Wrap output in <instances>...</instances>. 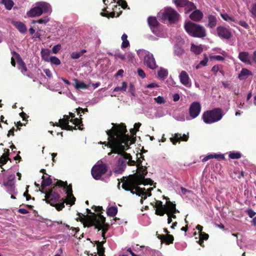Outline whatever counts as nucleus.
I'll list each match as a JSON object with an SVG mask.
<instances>
[{
    "mask_svg": "<svg viewBox=\"0 0 256 256\" xmlns=\"http://www.w3.org/2000/svg\"><path fill=\"white\" fill-rule=\"evenodd\" d=\"M178 137L180 141L187 142L188 139V136L185 134H184L182 136L181 134H179Z\"/></svg>",
    "mask_w": 256,
    "mask_h": 256,
    "instance_id": "62",
    "label": "nucleus"
},
{
    "mask_svg": "<svg viewBox=\"0 0 256 256\" xmlns=\"http://www.w3.org/2000/svg\"><path fill=\"white\" fill-rule=\"evenodd\" d=\"M174 238L173 236L168 234L166 235L165 238H164L162 242H164L166 244H170L173 243Z\"/></svg>",
    "mask_w": 256,
    "mask_h": 256,
    "instance_id": "39",
    "label": "nucleus"
},
{
    "mask_svg": "<svg viewBox=\"0 0 256 256\" xmlns=\"http://www.w3.org/2000/svg\"><path fill=\"white\" fill-rule=\"evenodd\" d=\"M50 10V6L48 3L39 2L36 4V6L28 12L26 14L28 17L34 18L40 16L42 13H48Z\"/></svg>",
    "mask_w": 256,
    "mask_h": 256,
    "instance_id": "4",
    "label": "nucleus"
},
{
    "mask_svg": "<svg viewBox=\"0 0 256 256\" xmlns=\"http://www.w3.org/2000/svg\"><path fill=\"white\" fill-rule=\"evenodd\" d=\"M190 50L196 54H201L203 50L202 46H196L194 44H191Z\"/></svg>",
    "mask_w": 256,
    "mask_h": 256,
    "instance_id": "30",
    "label": "nucleus"
},
{
    "mask_svg": "<svg viewBox=\"0 0 256 256\" xmlns=\"http://www.w3.org/2000/svg\"><path fill=\"white\" fill-rule=\"evenodd\" d=\"M137 130L134 128H131L130 130V132L131 134V136H129L130 138V140L128 142V144L130 145L134 144L135 142V136H136V133Z\"/></svg>",
    "mask_w": 256,
    "mask_h": 256,
    "instance_id": "36",
    "label": "nucleus"
},
{
    "mask_svg": "<svg viewBox=\"0 0 256 256\" xmlns=\"http://www.w3.org/2000/svg\"><path fill=\"white\" fill-rule=\"evenodd\" d=\"M185 13L188 14L192 10L196 9V6L194 2L188 0L184 6Z\"/></svg>",
    "mask_w": 256,
    "mask_h": 256,
    "instance_id": "29",
    "label": "nucleus"
},
{
    "mask_svg": "<svg viewBox=\"0 0 256 256\" xmlns=\"http://www.w3.org/2000/svg\"><path fill=\"white\" fill-rule=\"evenodd\" d=\"M12 55L15 57L17 60L18 64V69L20 70L21 72L24 74H26V72L28 71V68H26L25 62L19 54L15 51L12 52Z\"/></svg>",
    "mask_w": 256,
    "mask_h": 256,
    "instance_id": "11",
    "label": "nucleus"
},
{
    "mask_svg": "<svg viewBox=\"0 0 256 256\" xmlns=\"http://www.w3.org/2000/svg\"><path fill=\"white\" fill-rule=\"evenodd\" d=\"M78 215L81 218L80 222L83 224L84 227L89 228L94 226L96 229V226L98 224L100 220V215L102 214L92 213V215H84L82 213L78 212Z\"/></svg>",
    "mask_w": 256,
    "mask_h": 256,
    "instance_id": "5",
    "label": "nucleus"
},
{
    "mask_svg": "<svg viewBox=\"0 0 256 256\" xmlns=\"http://www.w3.org/2000/svg\"><path fill=\"white\" fill-rule=\"evenodd\" d=\"M202 12L198 10H194L190 16V18L194 22H199L203 18Z\"/></svg>",
    "mask_w": 256,
    "mask_h": 256,
    "instance_id": "19",
    "label": "nucleus"
},
{
    "mask_svg": "<svg viewBox=\"0 0 256 256\" xmlns=\"http://www.w3.org/2000/svg\"><path fill=\"white\" fill-rule=\"evenodd\" d=\"M70 122H72L73 124H75L76 126H78V129L80 130H83V128L81 127V126H82L83 124H82V119L80 118H75L74 119L73 118H72L70 119Z\"/></svg>",
    "mask_w": 256,
    "mask_h": 256,
    "instance_id": "37",
    "label": "nucleus"
},
{
    "mask_svg": "<svg viewBox=\"0 0 256 256\" xmlns=\"http://www.w3.org/2000/svg\"><path fill=\"white\" fill-rule=\"evenodd\" d=\"M142 161L140 160H138L137 166L138 169V174L135 173L133 174H130L128 176L134 179L139 180L140 182L142 184L144 180V177L146 175L148 172L146 168H144L142 166Z\"/></svg>",
    "mask_w": 256,
    "mask_h": 256,
    "instance_id": "9",
    "label": "nucleus"
},
{
    "mask_svg": "<svg viewBox=\"0 0 256 256\" xmlns=\"http://www.w3.org/2000/svg\"><path fill=\"white\" fill-rule=\"evenodd\" d=\"M224 116L223 111L220 108H214L204 112L202 119L207 124H210L220 120Z\"/></svg>",
    "mask_w": 256,
    "mask_h": 256,
    "instance_id": "3",
    "label": "nucleus"
},
{
    "mask_svg": "<svg viewBox=\"0 0 256 256\" xmlns=\"http://www.w3.org/2000/svg\"><path fill=\"white\" fill-rule=\"evenodd\" d=\"M126 150H124V152H122V154H118L119 155H121L122 156V157H120V158H124L125 161H126V160H129L130 159H132V156L130 154L126 152H125Z\"/></svg>",
    "mask_w": 256,
    "mask_h": 256,
    "instance_id": "54",
    "label": "nucleus"
},
{
    "mask_svg": "<svg viewBox=\"0 0 256 256\" xmlns=\"http://www.w3.org/2000/svg\"><path fill=\"white\" fill-rule=\"evenodd\" d=\"M154 99V100L158 104H164L166 102L165 100L162 96H158V97L155 98Z\"/></svg>",
    "mask_w": 256,
    "mask_h": 256,
    "instance_id": "57",
    "label": "nucleus"
},
{
    "mask_svg": "<svg viewBox=\"0 0 256 256\" xmlns=\"http://www.w3.org/2000/svg\"><path fill=\"white\" fill-rule=\"evenodd\" d=\"M144 62L146 66L152 70H154L157 67L155 59L152 54H148L145 56Z\"/></svg>",
    "mask_w": 256,
    "mask_h": 256,
    "instance_id": "16",
    "label": "nucleus"
},
{
    "mask_svg": "<svg viewBox=\"0 0 256 256\" xmlns=\"http://www.w3.org/2000/svg\"><path fill=\"white\" fill-rule=\"evenodd\" d=\"M250 12L252 14V16L256 18V3L252 4Z\"/></svg>",
    "mask_w": 256,
    "mask_h": 256,
    "instance_id": "63",
    "label": "nucleus"
},
{
    "mask_svg": "<svg viewBox=\"0 0 256 256\" xmlns=\"http://www.w3.org/2000/svg\"><path fill=\"white\" fill-rule=\"evenodd\" d=\"M48 21H49V18L47 16H46L44 18H40L38 20H33L32 23L35 24L36 22H38V24H46Z\"/></svg>",
    "mask_w": 256,
    "mask_h": 256,
    "instance_id": "51",
    "label": "nucleus"
},
{
    "mask_svg": "<svg viewBox=\"0 0 256 256\" xmlns=\"http://www.w3.org/2000/svg\"><path fill=\"white\" fill-rule=\"evenodd\" d=\"M158 74L161 79L165 78L168 75V71L164 68H160L158 72Z\"/></svg>",
    "mask_w": 256,
    "mask_h": 256,
    "instance_id": "40",
    "label": "nucleus"
},
{
    "mask_svg": "<svg viewBox=\"0 0 256 256\" xmlns=\"http://www.w3.org/2000/svg\"><path fill=\"white\" fill-rule=\"evenodd\" d=\"M66 186H67L66 182H63L61 180H58L54 184L52 188L56 190V188L57 186H58L60 188L63 187L64 188H66Z\"/></svg>",
    "mask_w": 256,
    "mask_h": 256,
    "instance_id": "38",
    "label": "nucleus"
},
{
    "mask_svg": "<svg viewBox=\"0 0 256 256\" xmlns=\"http://www.w3.org/2000/svg\"><path fill=\"white\" fill-rule=\"evenodd\" d=\"M179 134H176L173 137L170 138V141L174 144H176L178 142H180V140L178 137Z\"/></svg>",
    "mask_w": 256,
    "mask_h": 256,
    "instance_id": "52",
    "label": "nucleus"
},
{
    "mask_svg": "<svg viewBox=\"0 0 256 256\" xmlns=\"http://www.w3.org/2000/svg\"><path fill=\"white\" fill-rule=\"evenodd\" d=\"M184 49L180 47L176 48L174 51V54L178 56H182L184 54Z\"/></svg>",
    "mask_w": 256,
    "mask_h": 256,
    "instance_id": "53",
    "label": "nucleus"
},
{
    "mask_svg": "<svg viewBox=\"0 0 256 256\" xmlns=\"http://www.w3.org/2000/svg\"><path fill=\"white\" fill-rule=\"evenodd\" d=\"M165 211L172 212L173 213L179 212V211L176 208V204L170 200H167L165 204Z\"/></svg>",
    "mask_w": 256,
    "mask_h": 256,
    "instance_id": "21",
    "label": "nucleus"
},
{
    "mask_svg": "<svg viewBox=\"0 0 256 256\" xmlns=\"http://www.w3.org/2000/svg\"><path fill=\"white\" fill-rule=\"evenodd\" d=\"M49 62H50L52 64L58 66L60 64V60L56 56H52L50 57Z\"/></svg>",
    "mask_w": 256,
    "mask_h": 256,
    "instance_id": "48",
    "label": "nucleus"
},
{
    "mask_svg": "<svg viewBox=\"0 0 256 256\" xmlns=\"http://www.w3.org/2000/svg\"><path fill=\"white\" fill-rule=\"evenodd\" d=\"M201 108V105L199 102H192L189 108L190 116L192 118H196L200 112Z\"/></svg>",
    "mask_w": 256,
    "mask_h": 256,
    "instance_id": "12",
    "label": "nucleus"
},
{
    "mask_svg": "<svg viewBox=\"0 0 256 256\" xmlns=\"http://www.w3.org/2000/svg\"><path fill=\"white\" fill-rule=\"evenodd\" d=\"M106 242V240H103L102 242L95 241V244H96L98 254L99 256H106L104 254L105 248L103 246Z\"/></svg>",
    "mask_w": 256,
    "mask_h": 256,
    "instance_id": "22",
    "label": "nucleus"
},
{
    "mask_svg": "<svg viewBox=\"0 0 256 256\" xmlns=\"http://www.w3.org/2000/svg\"><path fill=\"white\" fill-rule=\"evenodd\" d=\"M55 190L51 188L48 192H44L46 194V202L49 203L51 206H54L60 198V196Z\"/></svg>",
    "mask_w": 256,
    "mask_h": 256,
    "instance_id": "10",
    "label": "nucleus"
},
{
    "mask_svg": "<svg viewBox=\"0 0 256 256\" xmlns=\"http://www.w3.org/2000/svg\"><path fill=\"white\" fill-rule=\"evenodd\" d=\"M3 4L5 6L6 8L8 10H10L14 6V2L12 0H6Z\"/></svg>",
    "mask_w": 256,
    "mask_h": 256,
    "instance_id": "45",
    "label": "nucleus"
},
{
    "mask_svg": "<svg viewBox=\"0 0 256 256\" xmlns=\"http://www.w3.org/2000/svg\"><path fill=\"white\" fill-rule=\"evenodd\" d=\"M208 60V58L205 55V57H204V59L200 62V64L196 66V69L199 68H200V65H202L203 66H206Z\"/></svg>",
    "mask_w": 256,
    "mask_h": 256,
    "instance_id": "56",
    "label": "nucleus"
},
{
    "mask_svg": "<svg viewBox=\"0 0 256 256\" xmlns=\"http://www.w3.org/2000/svg\"><path fill=\"white\" fill-rule=\"evenodd\" d=\"M246 214L250 218H252L256 214V213L251 208L246 210Z\"/></svg>",
    "mask_w": 256,
    "mask_h": 256,
    "instance_id": "60",
    "label": "nucleus"
},
{
    "mask_svg": "<svg viewBox=\"0 0 256 256\" xmlns=\"http://www.w3.org/2000/svg\"><path fill=\"white\" fill-rule=\"evenodd\" d=\"M122 182V188L126 191H130L133 194H136V186L142 184L140 182L139 180H134L130 176H128L126 180L123 179Z\"/></svg>",
    "mask_w": 256,
    "mask_h": 256,
    "instance_id": "7",
    "label": "nucleus"
},
{
    "mask_svg": "<svg viewBox=\"0 0 256 256\" xmlns=\"http://www.w3.org/2000/svg\"><path fill=\"white\" fill-rule=\"evenodd\" d=\"M7 188L8 191L9 192L10 194H16V188L15 184L8 186Z\"/></svg>",
    "mask_w": 256,
    "mask_h": 256,
    "instance_id": "58",
    "label": "nucleus"
},
{
    "mask_svg": "<svg viewBox=\"0 0 256 256\" xmlns=\"http://www.w3.org/2000/svg\"><path fill=\"white\" fill-rule=\"evenodd\" d=\"M200 238L202 240H207L209 238V235L208 234L203 232L200 234Z\"/></svg>",
    "mask_w": 256,
    "mask_h": 256,
    "instance_id": "61",
    "label": "nucleus"
},
{
    "mask_svg": "<svg viewBox=\"0 0 256 256\" xmlns=\"http://www.w3.org/2000/svg\"><path fill=\"white\" fill-rule=\"evenodd\" d=\"M12 24L22 34H24L27 31L26 26L21 22H14Z\"/></svg>",
    "mask_w": 256,
    "mask_h": 256,
    "instance_id": "24",
    "label": "nucleus"
},
{
    "mask_svg": "<svg viewBox=\"0 0 256 256\" xmlns=\"http://www.w3.org/2000/svg\"><path fill=\"white\" fill-rule=\"evenodd\" d=\"M8 160H10L11 162V160L9 158V157L6 156V154H2L0 157V165L5 164Z\"/></svg>",
    "mask_w": 256,
    "mask_h": 256,
    "instance_id": "49",
    "label": "nucleus"
},
{
    "mask_svg": "<svg viewBox=\"0 0 256 256\" xmlns=\"http://www.w3.org/2000/svg\"><path fill=\"white\" fill-rule=\"evenodd\" d=\"M238 58L243 62L248 64H252L248 52H240Z\"/></svg>",
    "mask_w": 256,
    "mask_h": 256,
    "instance_id": "23",
    "label": "nucleus"
},
{
    "mask_svg": "<svg viewBox=\"0 0 256 256\" xmlns=\"http://www.w3.org/2000/svg\"><path fill=\"white\" fill-rule=\"evenodd\" d=\"M109 227V224L106 222V218L102 215H100V220L96 226V229H97L98 231L102 230V232L106 233L108 231Z\"/></svg>",
    "mask_w": 256,
    "mask_h": 256,
    "instance_id": "15",
    "label": "nucleus"
},
{
    "mask_svg": "<svg viewBox=\"0 0 256 256\" xmlns=\"http://www.w3.org/2000/svg\"><path fill=\"white\" fill-rule=\"evenodd\" d=\"M188 0H172L177 7H184Z\"/></svg>",
    "mask_w": 256,
    "mask_h": 256,
    "instance_id": "46",
    "label": "nucleus"
},
{
    "mask_svg": "<svg viewBox=\"0 0 256 256\" xmlns=\"http://www.w3.org/2000/svg\"><path fill=\"white\" fill-rule=\"evenodd\" d=\"M127 88V83L126 82H124L122 83V86H116L114 88V92H117L119 91L125 92Z\"/></svg>",
    "mask_w": 256,
    "mask_h": 256,
    "instance_id": "41",
    "label": "nucleus"
},
{
    "mask_svg": "<svg viewBox=\"0 0 256 256\" xmlns=\"http://www.w3.org/2000/svg\"><path fill=\"white\" fill-rule=\"evenodd\" d=\"M228 156L231 159H239L242 156V154L240 152H230Z\"/></svg>",
    "mask_w": 256,
    "mask_h": 256,
    "instance_id": "43",
    "label": "nucleus"
},
{
    "mask_svg": "<svg viewBox=\"0 0 256 256\" xmlns=\"http://www.w3.org/2000/svg\"><path fill=\"white\" fill-rule=\"evenodd\" d=\"M162 20H168L170 23H175L180 18V14L174 8H164L163 12L159 14Z\"/></svg>",
    "mask_w": 256,
    "mask_h": 256,
    "instance_id": "6",
    "label": "nucleus"
},
{
    "mask_svg": "<svg viewBox=\"0 0 256 256\" xmlns=\"http://www.w3.org/2000/svg\"><path fill=\"white\" fill-rule=\"evenodd\" d=\"M252 72L249 70H248L243 68L242 69L240 73L238 74V78L240 80H244L246 79L248 76L252 75Z\"/></svg>",
    "mask_w": 256,
    "mask_h": 256,
    "instance_id": "26",
    "label": "nucleus"
},
{
    "mask_svg": "<svg viewBox=\"0 0 256 256\" xmlns=\"http://www.w3.org/2000/svg\"><path fill=\"white\" fill-rule=\"evenodd\" d=\"M113 126L111 129L106 131L108 136V142H104L102 144H104L111 148L112 150L108 154H120L124 150L128 149V142L130 140V136L126 134L127 130L124 123L114 124L112 123Z\"/></svg>",
    "mask_w": 256,
    "mask_h": 256,
    "instance_id": "1",
    "label": "nucleus"
},
{
    "mask_svg": "<svg viewBox=\"0 0 256 256\" xmlns=\"http://www.w3.org/2000/svg\"><path fill=\"white\" fill-rule=\"evenodd\" d=\"M86 52V50H82L80 52H73L70 54V58L74 60L78 59Z\"/></svg>",
    "mask_w": 256,
    "mask_h": 256,
    "instance_id": "34",
    "label": "nucleus"
},
{
    "mask_svg": "<svg viewBox=\"0 0 256 256\" xmlns=\"http://www.w3.org/2000/svg\"><path fill=\"white\" fill-rule=\"evenodd\" d=\"M60 48H61L60 44H58L53 46V48H52V52L54 54H56L60 50Z\"/></svg>",
    "mask_w": 256,
    "mask_h": 256,
    "instance_id": "59",
    "label": "nucleus"
},
{
    "mask_svg": "<svg viewBox=\"0 0 256 256\" xmlns=\"http://www.w3.org/2000/svg\"><path fill=\"white\" fill-rule=\"evenodd\" d=\"M126 164V162L124 160V158H120L118 161L116 166L114 168V172L121 174L125 170Z\"/></svg>",
    "mask_w": 256,
    "mask_h": 256,
    "instance_id": "18",
    "label": "nucleus"
},
{
    "mask_svg": "<svg viewBox=\"0 0 256 256\" xmlns=\"http://www.w3.org/2000/svg\"><path fill=\"white\" fill-rule=\"evenodd\" d=\"M42 180L41 184V186L42 187L41 192H44V187L50 186L52 183V180L50 177L46 178L44 175L42 176Z\"/></svg>",
    "mask_w": 256,
    "mask_h": 256,
    "instance_id": "28",
    "label": "nucleus"
},
{
    "mask_svg": "<svg viewBox=\"0 0 256 256\" xmlns=\"http://www.w3.org/2000/svg\"><path fill=\"white\" fill-rule=\"evenodd\" d=\"M145 188H140L138 186H136V194L138 196H143L145 194Z\"/></svg>",
    "mask_w": 256,
    "mask_h": 256,
    "instance_id": "44",
    "label": "nucleus"
},
{
    "mask_svg": "<svg viewBox=\"0 0 256 256\" xmlns=\"http://www.w3.org/2000/svg\"><path fill=\"white\" fill-rule=\"evenodd\" d=\"M216 32L220 37L225 39H230L232 36L231 30L224 26H218L217 27Z\"/></svg>",
    "mask_w": 256,
    "mask_h": 256,
    "instance_id": "13",
    "label": "nucleus"
},
{
    "mask_svg": "<svg viewBox=\"0 0 256 256\" xmlns=\"http://www.w3.org/2000/svg\"><path fill=\"white\" fill-rule=\"evenodd\" d=\"M208 27L210 28H214L217 24V18L216 16L212 14H209L208 16Z\"/></svg>",
    "mask_w": 256,
    "mask_h": 256,
    "instance_id": "25",
    "label": "nucleus"
},
{
    "mask_svg": "<svg viewBox=\"0 0 256 256\" xmlns=\"http://www.w3.org/2000/svg\"><path fill=\"white\" fill-rule=\"evenodd\" d=\"M148 23L152 33L155 35H157L158 32L156 29L158 28L160 24L156 18L155 16H149L148 18Z\"/></svg>",
    "mask_w": 256,
    "mask_h": 256,
    "instance_id": "14",
    "label": "nucleus"
},
{
    "mask_svg": "<svg viewBox=\"0 0 256 256\" xmlns=\"http://www.w3.org/2000/svg\"><path fill=\"white\" fill-rule=\"evenodd\" d=\"M29 186H26V192L24 193L23 196L24 197H26V200H29L31 199L34 200V198H32L31 196L28 194V188H29Z\"/></svg>",
    "mask_w": 256,
    "mask_h": 256,
    "instance_id": "55",
    "label": "nucleus"
},
{
    "mask_svg": "<svg viewBox=\"0 0 256 256\" xmlns=\"http://www.w3.org/2000/svg\"><path fill=\"white\" fill-rule=\"evenodd\" d=\"M41 55L42 59L44 60L46 62H49L50 60V52L48 49H44L42 48L41 50Z\"/></svg>",
    "mask_w": 256,
    "mask_h": 256,
    "instance_id": "31",
    "label": "nucleus"
},
{
    "mask_svg": "<svg viewBox=\"0 0 256 256\" xmlns=\"http://www.w3.org/2000/svg\"><path fill=\"white\" fill-rule=\"evenodd\" d=\"M180 82L185 86H188L190 84V78L188 73L184 70L182 71L179 76Z\"/></svg>",
    "mask_w": 256,
    "mask_h": 256,
    "instance_id": "20",
    "label": "nucleus"
},
{
    "mask_svg": "<svg viewBox=\"0 0 256 256\" xmlns=\"http://www.w3.org/2000/svg\"><path fill=\"white\" fill-rule=\"evenodd\" d=\"M67 196L66 200H64V202L66 204L73 205L74 204L76 198L72 194H66Z\"/></svg>",
    "mask_w": 256,
    "mask_h": 256,
    "instance_id": "32",
    "label": "nucleus"
},
{
    "mask_svg": "<svg viewBox=\"0 0 256 256\" xmlns=\"http://www.w3.org/2000/svg\"><path fill=\"white\" fill-rule=\"evenodd\" d=\"M73 80L74 82V86L76 89H86L88 87V86L83 82H80L76 78H74Z\"/></svg>",
    "mask_w": 256,
    "mask_h": 256,
    "instance_id": "27",
    "label": "nucleus"
},
{
    "mask_svg": "<svg viewBox=\"0 0 256 256\" xmlns=\"http://www.w3.org/2000/svg\"><path fill=\"white\" fill-rule=\"evenodd\" d=\"M238 24L243 28L248 29L249 28L248 24L244 20H240L238 22Z\"/></svg>",
    "mask_w": 256,
    "mask_h": 256,
    "instance_id": "64",
    "label": "nucleus"
},
{
    "mask_svg": "<svg viewBox=\"0 0 256 256\" xmlns=\"http://www.w3.org/2000/svg\"><path fill=\"white\" fill-rule=\"evenodd\" d=\"M106 164H102L94 165L92 169V175L96 180H100L102 176L107 172Z\"/></svg>",
    "mask_w": 256,
    "mask_h": 256,
    "instance_id": "8",
    "label": "nucleus"
},
{
    "mask_svg": "<svg viewBox=\"0 0 256 256\" xmlns=\"http://www.w3.org/2000/svg\"><path fill=\"white\" fill-rule=\"evenodd\" d=\"M127 38L128 36L126 34H124L122 36V48H125L130 46V42Z\"/></svg>",
    "mask_w": 256,
    "mask_h": 256,
    "instance_id": "35",
    "label": "nucleus"
},
{
    "mask_svg": "<svg viewBox=\"0 0 256 256\" xmlns=\"http://www.w3.org/2000/svg\"><path fill=\"white\" fill-rule=\"evenodd\" d=\"M220 16L222 18L226 21H232L234 22H236V20L234 18L230 16L228 14L226 13L222 14H220Z\"/></svg>",
    "mask_w": 256,
    "mask_h": 256,
    "instance_id": "47",
    "label": "nucleus"
},
{
    "mask_svg": "<svg viewBox=\"0 0 256 256\" xmlns=\"http://www.w3.org/2000/svg\"><path fill=\"white\" fill-rule=\"evenodd\" d=\"M184 28L186 32L193 37L202 38L206 34V29L204 26L190 21L184 24Z\"/></svg>",
    "mask_w": 256,
    "mask_h": 256,
    "instance_id": "2",
    "label": "nucleus"
},
{
    "mask_svg": "<svg viewBox=\"0 0 256 256\" xmlns=\"http://www.w3.org/2000/svg\"><path fill=\"white\" fill-rule=\"evenodd\" d=\"M154 207L156 208L155 211L156 214L160 216H163L166 214V211L164 210L165 205H163L162 201L156 200Z\"/></svg>",
    "mask_w": 256,
    "mask_h": 256,
    "instance_id": "17",
    "label": "nucleus"
},
{
    "mask_svg": "<svg viewBox=\"0 0 256 256\" xmlns=\"http://www.w3.org/2000/svg\"><path fill=\"white\" fill-rule=\"evenodd\" d=\"M116 9H118V10H120V8H118V5H115L114 6V8H112V10H113V11L110 12H108V18H114L115 17V14H116Z\"/></svg>",
    "mask_w": 256,
    "mask_h": 256,
    "instance_id": "50",
    "label": "nucleus"
},
{
    "mask_svg": "<svg viewBox=\"0 0 256 256\" xmlns=\"http://www.w3.org/2000/svg\"><path fill=\"white\" fill-rule=\"evenodd\" d=\"M114 2H116L118 5V6H120L123 9H125L128 6V4L126 1L124 0H114Z\"/></svg>",
    "mask_w": 256,
    "mask_h": 256,
    "instance_id": "42",
    "label": "nucleus"
},
{
    "mask_svg": "<svg viewBox=\"0 0 256 256\" xmlns=\"http://www.w3.org/2000/svg\"><path fill=\"white\" fill-rule=\"evenodd\" d=\"M118 212V208L116 206L109 207L106 210V214L108 216L110 217L114 216Z\"/></svg>",
    "mask_w": 256,
    "mask_h": 256,
    "instance_id": "33",
    "label": "nucleus"
}]
</instances>
